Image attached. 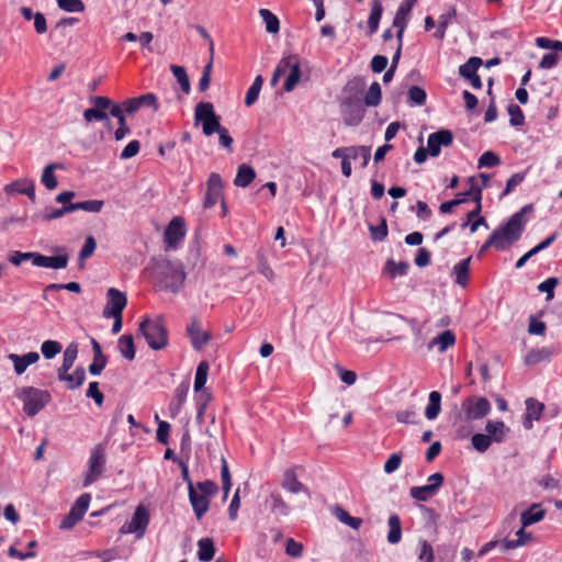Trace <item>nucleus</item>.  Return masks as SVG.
I'll return each instance as SVG.
<instances>
[{
  "label": "nucleus",
  "mask_w": 562,
  "mask_h": 562,
  "mask_svg": "<svg viewBox=\"0 0 562 562\" xmlns=\"http://www.w3.org/2000/svg\"><path fill=\"white\" fill-rule=\"evenodd\" d=\"M339 106L346 125L358 126L362 122L366 110L356 81H349L345 86L342 95L339 99Z\"/></svg>",
  "instance_id": "nucleus-1"
},
{
  "label": "nucleus",
  "mask_w": 562,
  "mask_h": 562,
  "mask_svg": "<svg viewBox=\"0 0 562 562\" xmlns=\"http://www.w3.org/2000/svg\"><path fill=\"white\" fill-rule=\"evenodd\" d=\"M151 269L161 285L173 293L181 289L187 278L183 265L179 260L159 259L154 262Z\"/></svg>",
  "instance_id": "nucleus-2"
},
{
  "label": "nucleus",
  "mask_w": 562,
  "mask_h": 562,
  "mask_svg": "<svg viewBox=\"0 0 562 562\" xmlns=\"http://www.w3.org/2000/svg\"><path fill=\"white\" fill-rule=\"evenodd\" d=\"M530 211H532V205H525L520 211L513 214L505 224L493 232L498 241V250H505L519 240L527 223L525 214Z\"/></svg>",
  "instance_id": "nucleus-3"
},
{
  "label": "nucleus",
  "mask_w": 562,
  "mask_h": 562,
  "mask_svg": "<svg viewBox=\"0 0 562 562\" xmlns=\"http://www.w3.org/2000/svg\"><path fill=\"white\" fill-rule=\"evenodd\" d=\"M16 397L23 403V411L30 417L37 415L52 401L48 391L34 386L21 387Z\"/></svg>",
  "instance_id": "nucleus-4"
},
{
  "label": "nucleus",
  "mask_w": 562,
  "mask_h": 562,
  "mask_svg": "<svg viewBox=\"0 0 562 562\" xmlns=\"http://www.w3.org/2000/svg\"><path fill=\"white\" fill-rule=\"evenodd\" d=\"M138 329L153 350L164 349L168 345V331L161 318L144 317Z\"/></svg>",
  "instance_id": "nucleus-5"
},
{
  "label": "nucleus",
  "mask_w": 562,
  "mask_h": 562,
  "mask_svg": "<svg viewBox=\"0 0 562 562\" xmlns=\"http://www.w3.org/2000/svg\"><path fill=\"white\" fill-rule=\"evenodd\" d=\"M194 124L202 126L205 136L213 135L222 125L211 102H199L194 108Z\"/></svg>",
  "instance_id": "nucleus-6"
},
{
  "label": "nucleus",
  "mask_w": 562,
  "mask_h": 562,
  "mask_svg": "<svg viewBox=\"0 0 562 562\" xmlns=\"http://www.w3.org/2000/svg\"><path fill=\"white\" fill-rule=\"evenodd\" d=\"M106 454L102 445L94 446L88 459L87 471L83 479V486L87 487L98 481L105 470Z\"/></svg>",
  "instance_id": "nucleus-7"
},
{
  "label": "nucleus",
  "mask_w": 562,
  "mask_h": 562,
  "mask_svg": "<svg viewBox=\"0 0 562 562\" xmlns=\"http://www.w3.org/2000/svg\"><path fill=\"white\" fill-rule=\"evenodd\" d=\"M491 403L483 396H469L462 401L461 411L469 422L479 420L490 414Z\"/></svg>",
  "instance_id": "nucleus-8"
},
{
  "label": "nucleus",
  "mask_w": 562,
  "mask_h": 562,
  "mask_svg": "<svg viewBox=\"0 0 562 562\" xmlns=\"http://www.w3.org/2000/svg\"><path fill=\"white\" fill-rule=\"evenodd\" d=\"M150 516L148 509L144 505H138L130 521L125 522L122 528V533L135 535L137 539H142L149 525Z\"/></svg>",
  "instance_id": "nucleus-9"
},
{
  "label": "nucleus",
  "mask_w": 562,
  "mask_h": 562,
  "mask_svg": "<svg viewBox=\"0 0 562 562\" xmlns=\"http://www.w3.org/2000/svg\"><path fill=\"white\" fill-rule=\"evenodd\" d=\"M90 502L91 495L89 493L81 494L71 506L69 513L61 520L59 528L68 530L75 527L83 518Z\"/></svg>",
  "instance_id": "nucleus-10"
},
{
  "label": "nucleus",
  "mask_w": 562,
  "mask_h": 562,
  "mask_svg": "<svg viewBox=\"0 0 562 562\" xmlns=\"http://www.w3.org/2000/svg\"><path fill=\"white\" fill-rule=\"evenodd\" d=\"M187 234L184 220L180 216L173 217L165 229L164 243L167 250L176 249Z\"/></svg>",
  "instance_id": "nucleus-11"
},
{
  "label": "nucleus",
  "mask_w": 562,
  "mask_h": 562,
  "mask_svg": "<svg viewBox=\"0 0 562 562\" xmlns=\"http://www.w3.org/2000/svg\"><path fill=\"white\" fill-rule=\"evenodd\" d=\"M126 304V294L115 288H110L106 292V304L102 312L103 317L111 318L112 316L122 315Z\"/></svg>",
  "instance_id": "nucleus-12"
},
{
  "label": "nucleus",
  "mask_w": 562,
  "mask_h": 562,
  "mask_svg": "<svg viewBox=\"0 0 562 562\" xmlns=\"http://www.w3.org/2000/svg\"><path fill=\"white\" fill-rule=\"evenodd\" d=\"M191 346L195 351H201L211 340V334L202 329L196 317H192L186 328Z\"/></svg>",
  "instance_id": "nucleus-13"
},
{
  "label": "nucleus",
  "mask_w": 562,
  "mask_h": 562,
  "mask_svg": "<svg viewBox=\"0 0 562 562\" xmlns=\"http://www.w3.org/2000/svg\"><path fill=\"white\" fill-rule=\"evenodd\" d=\"M331 156L334 158H341V161L344 159L357 160V157L361 156V167L364 168L370 161L371 150L367 146L339 147L331 153Z\"/></svg>",
  "instance_id": "nucleus-14"
},
{
  "label": "nucleus",
  "mask_w": 562,
  "mask_h": 562,
  "mask_svg": "<svg viewBox=\"0 0 562 562\" xmlns=\"http://www.w3.org/2000/svg\"><path fill=\"white\" fill-rule=\"evenodd\" d=\"M453 142V135L449 130H439L431 133L427 139L428 154L431 157H437L440 154L441 147H447Z\"/></svg>",
  "instance_id": "nucleus-15"
},
{
  "label": "nucleus",
  "mask_w": 562,
  "mask_h": 562,
  "mask_svg": "<svg viewBox=\"0 0 562 562\" xmlns=\"http://www.w3.org/2000/svg\"><path fill=\"white\" fill-rule=\"evenodd\" d=\"M223 199V182L218 173L212 172L207 180V189L204 199V207H213Z\"/></svg>",
  "instance_id": "nucleus-16"
},
{
  "label": "nucleus",
  "mask_w": 562,
  "mask_h": 562,
  "mask_svg": "<svg viewBox=\"0 0 562 562\" xmlns=\"http://www.w3.org/2000/svg\"><path fill=\"white\" fill-rule=\"evenodd\" d=\"M526 528L527 527H520L516 532H515V539H503L501 542H499V550L502 552H506V551H509V550H515L517 548H520V547H524V546H527L528 543H530L533 539L532 535L530 532H527L526 531Z\"/></svg>",
  "instance_id": "nucleus-17"
},
{
  "label": "nucleus",
  "mask_w": 562,
  "mask_h": 562,
  "mask_svg": "<svg viewBox=\"0 0 562 562\" xmlns=\"http://www.w3.org/2000/svg\"><path fill=\"white\" fill-rule=\"evenodd\" d=\"M7 358L13 363L14 372L18 375H21L26 371L27 367L36 363L40 360V355L35 351H31L22 356L16 353H9Z\"/></svg>",
  "instance_id": "nucleus-18"
},
{
  "label": "nucleus",
  "mask_w": 562,
  "mask_h": 562,
  "mask_svg": "<svg viewBox=\"0 0 562 562\" xmlns=\"http://www.w3.org/2000/svg\"><path fill=\"white\" fill-rule=\"evenodd\" d=\"M33 265L36 267L49 268L55 270L65 269L68 265V256L67 255H58V256H44L42 254L35 252Z\"/></svg>",
  "instance_id": "nucleus-19"
},
{
  "label": "nucleus",
  "mask_w": 562,
  "mask_h": 562,
  "mask_svg": "<svg viewBox=\"0 0 562 562\" xmlns=\"http://www.w3.org/2000/svg\"><path fill=\"white\" fill-rule=\"evenodd\" d=\"M189 501L198 519H201L204 514L209 510L210 499L204 495L199 494L195 486H190Z\"/></svg>",
  "instance_id": "nucleus-20"
},
{
  "label": "nucleus",
  "mask_w": 562,
  "mask_h": 562,
  "mask_svg": "<svg viewBox=\"0 0 562 562\" xmlns=\"http://www.w3.org/2000/svg\"><path fill=\"white\" fill-rule=\"evenodd\" d=\"M281 485L291 494L305 493L307 496L311 495L308 488L297 480L293 469L285 470Z\"/></svg>",
  "instance_id": "nucleus-21"
},
{
  "label": "nucleus",
  "mask_w": 562,
  "mask_h": 562,
  "mask_svg": "<svg viewBox=\"0 0 562 562\" xmlns=\"http://www.w3.org/2000/svg\"><path fill=\"white\" fill-rule=\"evenodd\" d=\"M546 517V510L541 504L533 503L528 509L520 513V524L522 527H529L541 521Z\"/></svg>",
  "instance_id": "nucleus-22"
},
{
  "label": "nucleus",
  "mask_w": 562,
  "mask_h": 562,
  "mask_svg": "<svg viewBox=\"0 0 562 562\" xmlns=\"http://www.w3.org/2000/svg\"><path fill=\"white\" fill-rule=\"evenodd\" d=\"M485 430L492 442L501 443L506 439L509 428L502 420H487Z\"/></svg>",
  "instance_id": "nucleus-23"
},
{
  "label": "nucleus",
  "mask_w": 562,
  "mask_h": 562,
  "mask_svg": "<svg viewBox=\"0 0 562 562\" xmlns=\"http://www.w3.org/2000/svg\"><path fill=\"white\" fill-rule=\"evenodd\" d=\"M544 405L540 403L539 401L535 398H527L526 400V419L524 422V427L526 429L532 428V423L535 420H539L542 412H543Z\"/></svg>",
  "instance_id": "nucleus-24"
},
{
  "label": "nucleus",
  "mask_w": 562,
  "mask_h": 562,
  "mask_svg": "<svg viewBox=\"0 0 562 562\" xmlns=\"http://www.w3.org/2000/svg\"><path fill=\"white\" fill-rule=\"evenodd\" d=\"M57 376L59 381L66 382L69 390H75L83 384L86 371L82 367H77L71 374L68 371L57 372Z\"/></svg>",
  "instance_id": "nucleus-25"
},
{
  "label": "nucleus",
  "mask_w": 562,
  "mask_h": 562,
  "mask_svg": "<svg viewBox=\"0 0 562 562\" xmlns=\"http://www.w3.org/2000/svg\"><path fill=\"white\" fill-rule=\"evenodd\" d=\"M409 4H400L393 19V26L397 29V41H403L405 27L409 21Z\"/></svg>",
  "instance_id": "nucleus-26"
},
{
  "label": "nucleus",
  "mask_w": 562,
  "mask_h": 562,
  "mask_svg": "<svg viewBox=\"0 0 562 562\" xmlns=\"http://www.w3.org/2000/svg\"><path fill=\"white\" fill-rule=\"evenodd\" d=\"M266 502L269 504L271 513L277 516H288L292 510L280 493H271Z\"/></svg>",
  "instance_id": "nucleus-27"
},
{
  "label": "nucleus",
  "mask_w": 562,
  "mask_h": 562,
  "mask_svg": "<svg viewBox=\"0 0 562 562\" xmlns=\"http://www.w3.org/2000/svg\"><path fill=\"white\" fill-rule=\"evenodd\" d=\"M471 259V257H468L459 261L452 269L454 282L462 288L467 286L469 281Z\"/></svg>",
  "instance_id": "nucleus-28"
},
{
  "label": "nucleus",
  "mask_w": 562,
  "mask_h": 562,
  "mask_svg": "<svg viewBox=\"0 0 562 562\" xmlns=\"http://www.w3.org/2000/svg\"><path fill=\"white\" fill-rule=\"evenodd\" d=\"M110 114L113 117H116L117 123H119V127L114 133V137L117 142L122 140L123 138H125L126 135H128L131 133V130L127 126L126 121H125L123 108L119 106V104H114L111 108Z\"/></svg>",
  "instance_id": "nucleus-29"
},
{
  "label": "nucleus",
  "mask_w": 562,
  "mask_h": 562,
  "mask_svg": "<svg viewBox=\"0 0 562 562\" xmlns=\"http://www.w3.org/2000/svg\"><path fill=\"white\" fill-rule=\"evenodd\" d=\"M383 13V5L381 0H372L370 15L368 19V34L373 35L379 30V24Z\"/></svg>",
  "instance_id": "nucleus-30"
},
{
  "label": "nucleus",
  "mask_w": 562,
  "mask_h": 562,
  "mask_svg": "<svg viewBox=\"0 0 562 562\" xmlns=\"http://www.w3.org/2000/svg\"><path fill=\"white\" fill-rule=\"evenodd\" d=\"M64 169L61 164L53 162L47 165L41 176V182L47 190H54L58 186L57 178L55 176V170Z\"/></svg>",
  "instance_id": "nucleus-31"
},
{
  "label": "nucleus",
  "mask_w": 562,
  "mask_h": 562,
  "mask_svg": "<svg viewBox=\"0 0 562 562\" xmlns=\"http://www.w3.org/2000/svg\"><path fill=\"white\" fill-rule=\"evenodd\" d=\"M441 412V394L438 391H431L428 396V404L425 408V417L428 420L436 419Z\"/></svg>",
  "instance_id": "nucleus-32"
},
{
  "label": "nucleus",
  "mask_w": 562,
  "mask_h": 562,
  "mask_svg": "<svg viewBox=\"0 0 562 562\" xmlns=\"http://www.w3.org/2000/svg\"><path fill=\"white\" fill-rule=\"evenodd\" d=\"M255 177V169L247 164H243L237 169V173L234 179V184L236 187L246 188L252 182Z\"/></svg>",
  "instance_id": "nucleus-33"
},
{
  "label": "nucleus",
  "mask_w": 562,
  "mask_h": 562,
  "mask_svg": "<svg viewBox=\"0 0 562 562\" xmlns=\"http://www.w3.org/2000/svg\"><path fill=\"white\" fill-rule=\"evenodd\" d=\"M389 532L387 542L390 544H396L402 539V522L398 515L393 514L387 519Z\"/></svg>",
  "instance_id": "nucleus-34"
},
{
  "label": "nucleus",
  "mask_w": 562,
  "mask_h": 562,
  "mask_svg": "<svg viewBox=\"0 0 562 562\" xmlns=\"http://www.w3.org/2000/svg\"><path fill=\"white\" fill-rule=\"evenodd\" d=\"M188 391L189 385L183 383L176 389L175 398L169 405V412L171 417H176L180 413L181 407L186 402Z\"/></svg>",
  "instance_id": "nucleus-35"
},
{
  "label": "nucleus",
  "mask_w": 562,
  "mask_h": 562,
  "mask_svg": "<svg viewBox=\"0 0 562 562\" xmlns=\"http://www.w3.org/2000/svg\"><path fill=\"white\" fill-rule=\"evenodd\" d=\"M554 355V350L548 347L533 349L529 351L525 358L526 364H537L542 361H549Z\"/></svg>",
  "instance_id": "nucleus-36"
},
{
  "label": "nucleus",
  "mask_w": 562,
  "mask_h": 562,
  "mask_svg": "<svg viewBox=\"0 0 562 562\" xmlns=\"http://www.w3.org/2000/svg\"><path fill=\"white\" fill-rule=\"evenodd\" d=\"M456 342V336L451 330H445L434 339H431L429 347H438L439 352H445L449 347Z\"/></svg>",
  "instance_id": "nucleus-37"
},
{
  "label": "nucleus",
  "mask_w": 562,
  "mask_h": 562,
  "mask_svg": "<svg viewBox=\"0 0 562 562\" xmlns=\"http://www.w3.org/2000/svg\"><path fill=\"white\" fill-rule=\"evenodd\" d=\"M296 58H297V55H289V56L283 57L279 61V64L277 65L274 71H273L272 78H271V83L272 85L277 83V81L282 76L288 75L290 68L295 63Z\"/></svg>",
  "instance_id": "nucleus-38"
},
{
  "label": "nucleus",
  "mask_w": 562,
  "mask_h": 562,
  "mask_svg": "<svg viewBox=\"0 0 562 562\" xmlns=\"http://www.w3.org/2000/svg\"><path fill=\"white\" fill-rule=\"evenodd\" d=\"M215 547L211 538H202L198 541V557L201 561L209 562L214 558Z\"/></svg>",
  "instance_id": "nucleus-39"
},
{
  "label": "nucleus",
  "mask_w": 562,
  "mask_h": 562,
  "mask_svg": "<svg viewBox=\"0 0 562 562\" xmlns=\"http://www.w3.org/2000/svg\"><path fill=\"white\" fill-rule=\"evenodd\" d=\"M78 356V346L75 342H71L67 346L63 355V363L58 368L57 372L69 371L74 366Z\"/></svg>",
  "instance_id": "nucleus-40"
},
{
  "label": "nucleus",
  "mask_w": 562,
  "mask_h": 562,
  "mask_svg": "<svg viewBox=\"0 0 562 562\" xmlns=\"http://www.w3.org/2000/svg\"><path fill=\"white\" fill-rule=\"evenodd\" d=\"M259 15L265 22L266 31L270 34H277L280 30V21L276 14L268 9H260Z\"/></svg>",
  "instance_id": "nucleus-41"
},
{
  "label": "nucleus",
  "mask_w": 562,
  "mask_h": 562,
  "mask_svg": "<svg viewBox=\"0 0 562 562\" xmlns=\"http://www.w3.org/2000/svg\"><path fill=\"white\" fill-rule=\"evenodd\" d=\"M117 348L125 359L131 361L135 358L134 340L131 335L121 336L117 341Z\"/></svg>",
  "instance_id": "nucleus-42"
},
{
  "label": "nucleus",
  "mask_w": 562,
  "mask_h": 562,
  "mask_svg": "<svg viewBox=\"0 0 562 562\" xmlns=\"http://www.w3.org/2000/svg\"><path fill=\"white\" fill-rule=\"evenodd\" d=\"M301 78L300 58L297 57L295 63L290 68L286 79L284 81V90L291 92L294 90Z\"/></svg>",
  "instance_id": "nucleus-43"
},
{
  "label": "nucleus",
  "mask_w": 562,
  "mask_h": 562,
  "mask_svg": "<svg viewBox=\"0 0 562 562\" xmlns=\"http://www.w3.org/2000/svg\"><path fill=\"white\" fill-rule=\"evenodd\" d=\"M334 516L342 524L349 526L352 529H359L362 525V519L358 517H352L346 512L344 508L337 506L334 509Z\"/></svg>",
  "instance_id": "nucleus-44"
},
{
  "label": "nucleus",
  "mask_w": 562,
  "mask_h": 562,
  "mask_svg": "<svg viewBox=\"0 0 562 562\" xmlns=\"http://www.w3.org/2000/svg\"><path fill=\"white\" fill-rule=\"evenodd\" d=\"M482 63L483 61L480 57H470L467 63L459 67V75L464 79L470 78L471 76L477 74Z\"/></svg>",
  "instance_id": "nucleus-45"
},
{
  "label": "nucleus",
  "mask_w": 562,
  "mask_h": 562,
  "mask_svg": "<svg viewBox=\"0 0 562 562\" xmlns=\"http://www.w3.org/2000/svg\"><path fill=\"white\" fill-rule=\"evenodd\" d=\"M408 268L409 265L406 261L395 262L394 260L390 259L386 261L384 270L392 279H394L396 277L405 276L408 271Z\"/></svg>",
  "instance_id": "nucleus-46"
},
{
  "label": "nucleus",
  "mask_w": 562,
  "mask_h": 562,
  "mask_svg": "<svg viewBox=\"0 0 562 562\" xmlns=\"http://www.w3.org/2000/svg\"><path fill=\"white\" fill-rule=\"evenodd\" d=\"M263 85V78L259 75L255 78L245 95V104L251 106L258 99Z\"/></svg>",
  "instance_id": "nucleus-47"
},
{
  "label": "nucleus",
  "mask_w": 562,
  "mask_h": 562,
  "mask_svg": "<svg viewBox=\"0 0 562 562\" xmlns=\"http://www.w3.org/2000/svg\"><path fill=\"white\" fill-rule=\"evenodd\" d=\"M170 70H171L172 75L175 76V78L177 79L178 83L180 85L181 90L186 94H188L191 91V85H190V80H189V77L187 75L184 67L178 66V65H171Z\"/></svg>",
  "instance_id": "nucleus-48"
},
{
  "label": "nucleus",
  "mask_w": 562,
  "mask_h": 562,
  "mask_svg": "<svg viewBox=\"0 0 562 562\" xmlns=\"http://www.w3.org/2000/svg\"><path fill=\"white\" fill-rule=\"evenodd\" d=\"M381 86L378 81H374L371 83L369 90L364 95V104L367 106H378L381 102Z\"/></svg>",
  "instance_id": "nucleus-49"
},
{
  "label": "nucleus",
  "mask_w": 562,
  "mask_h": 562,
  "mask_svg": "<svg viewBox=\"0 0 562 562\" xmlns=\"http://www.w3.org/2000/svg\"><path fill=\"white\" fill-rule=\"evenodd\" d=\"M207 373H209V363L206 361H201L198 364L196 371H195V378H194V391L199 392L201 391L207 380Z\"/></svg>",
  "instance_id": "nucleus-50"
},
{
  "label": "nucleus",
  "mask_w": 562,
  "mask_h": 562,
  "mask_svg": "<svg viewBox=\"0 0 562 562\" xmlns=\"http://www.w3.org/2000/svg\"><path fill=\"white\" fill-rule=\"evenodd\" d=\"M103 201L101 200H87L81 202L71 203L72 212L82 210L90 213H99L102 210Z\"/></svg>",
  "instance_id": "nucleus-51"
},
{
  "label": "nucleus",
  "mask_w": 562,
  "mask_h": 562,
  "mask_svg": "<svg viewBox=\"0 0 562 562\" xmlns=\"http://www.w3.org/2000/svg\"><path fill=\"white\" fill-rule=\"evenodd\" d=\"M57 7L67 13H80L85 11L82 0H56Z\"/></svg>",
  "instance_id": "nucleus-52"
},
{
  "label": "nucleus",
  "mask_w": 562,
  "mask_h": 562,
  "mask_svg": "<svg viewBox=\"0 0 562 562\" xmlns=\"http://www.w3.org/2000/svg\"><path fill=\"white\" fill-rule=\"evenodd\" d=\"M407 99L412 106L423 105L426 101V92L418 86H412L408 89Z\"/></svg>",
  "instance_id": "nucleus-53"
},
{
  "label": "nucleus",
  "mask_w": 562,
  "mask_h": 562,
  "mask_svg": "<svg viewBox=\"0 0 562 562\" xmlns=\"http://www.w3.org/2000/svg\"><path fill=\"white\" fill-rule=\"evenodd\" d=\"M501 164V157L492 150L484 151L479 160L477 168H492Z\"/></svg>",
  "instance_id": "nucleus-54"
},
{
  "label": "nucleus",
  "mask_w": 562,
  "mask_h": 562,
  "mask_svg": "<svg viewBox=\"0 0 562 562\" xmlns=\"http://www.w3.org/2000/svg\"><path fill=\"white\" fill-rule=\"evenodd\" d=\"M437 492H435L430 486L423 485V486H413L409 490L411 496L420 502L428 501L431 496H434Z\"/></svg>",
  "instance_id": "nucleus-55"
},
{
  "label": "nucleus",
  "mask_w": 562,
  "mask_h": 562,
  "mask_svg": "<svg viewBox=\"0 0 562 562\" xmlns=\"http://www.w3.org/2000/svg\"><path fill=\"white\" fill-rule=\"evenodd\" d=\"M61 351V344L56 340H45L41 346V352L46 359L55 358Z\"/></svg>",
  "instance_id": "nucleus-56"
},
{
  "label": "nucleus",
  "mask_w": 562,
  "mask_h": 562,
  "mask_svg": "<svg viewBox=\"0 0 562 562\" xmlns=\"http://www.w3.org/2000/svg\"><path fill=\"white\" fill-rule=\"evenodd\" d=\"M471 442L473 448L480 452L484 453L493 443L490 439V436L486 434H475L471 438Z\"/></svg>",
  "instance_id": "nucleus-57"
},
{
  "label": "nucleus",
  "mask_w": 562,
  "mask_h": 562,
  "mask_svg": "<svg viewBox=\"0 0 562 562\" xmlns=\"http://www.w3.org/2000/svg\"><path fill=\"white\" fill-rule=\"evenodd\" d=\"M471 181V191H474V201L476 202V206L473 211L468 213L469 221H472L475 216H479L482 210L481 200H482V187H477L474 182V178H470Z\"/></svg>",
  "instance_id": "nucleus-58"
},
{
  "label": "nucleus",
  "mask_w": 562,
  "mask_h": 562,
  "mask_svg": "<svg viewBox=\"0 0 562 562\" xmlns=\"http://www.w3.org/2000/svg\"><path fill=\"white\" fill-rule=\"evenodd\" d=\"M527 171L516 172L510 176L506 182L504 191L501 193V199L508 195L517 186H519L526 178Z\"/></svg>",
  "instance_id": "nucleus-59"
},
{
  "label": "nucleus",
  "mask_w": 562,
  "mask_h": 562,
  "mask_svg": "<svg viewBox=\"0 0 562 562\" xmlns=\"http://www.w3.org/2000/svg\"><path fill=\"white\" fill-rule=\"evenodd\" d=\"M155 419L158 423V428L156 431V439L160 443L167 445L168 439H169L170 425H169V423H167L165 420H160L157 414L155 415Z\"/></svg>",
  "instance_id": "nucleus-60"
},
{
  "label": "nucleus",
  "mask_w": 562,
  "mask_h": 562,
  "mask_svg": "<svg viewBox=\"0 0 562 562\" xmlns=\"http://www.w3.org/2000/svg\"><path fill=\"white\" fill-rule=\"evenodd\" d=\"M418 547H419L418 560L420 562H434L435 561L434 549L426 540H419Z\"/></svg>",
  "instance_id": "nucleus-61"
},
{
  "label": "nucleus",
  "mask_w": 562,
  "mask_h": 562,
  "mask_svg": "<svg viewBox=\"0 0 562 562\" xmlns=\"http://www.w3.org/2000/svg\"><path fill=\"white\" fill-rule=\"evenodd\" d=\"M508 114L510 116L509 123L513 126H521L525 123V115L521 109L517 104H510L508 106Z\"/></svg>",
  "instance_id": "nucleus-62"
},
{
  "label": "nucleus",
  "mask_w": 562,
  "mask_h": 562,
  "mask_svg": "<svg viewBox=\"0 0 562 562\" xmlns=\"http://www.w3.org/2000/svg\"><path fill=\"white\" fill-rule=\"evenodd\" d=\"M559 280L554 277L548 278L538 285L540 292L547 293V300L550 301L554 296V288L558 285Z\"/></svg>",
  "instance_id": "nucleus-63"
},
{
  "label": "nucleus",
  "mask_w": 562,
  "mask_h": 562,
  "mask_svg": "<svg viewBox=\"0 0 562 562\" xmlns=\"http://www.w3.org/2000/svg\"><path fill=\"white\" fill-rule=\"evenodd\" d=\"M195 488L199 492V494L204 495L209 499L212 495H214L217 492V485L210 480L199 482Z\"/></svg>",
  "instance_id": "nucleus-64"
}]
</instances>
